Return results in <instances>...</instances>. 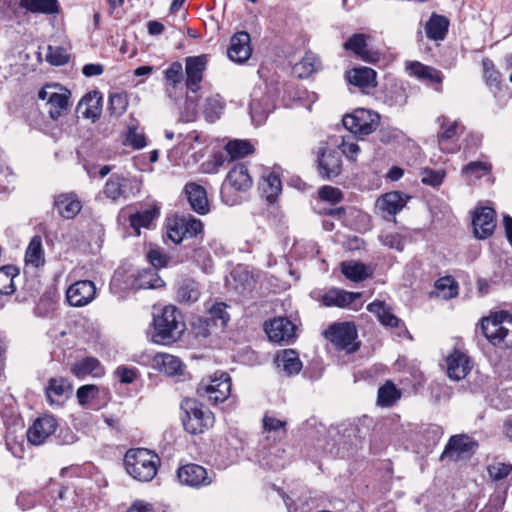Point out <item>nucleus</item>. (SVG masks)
<instances>
[{
	"label": "nucleus",
	"mask_w": 512,
	"mask_h": 512,
	"mask_svg": "<svg viewBox=\"0 0 512 512\" xmlns=\"http://www.w3.org/2000/svg\"><path fill=\"white\" fill-rule=\"evenodd\" d=\"M166 234L167 237L175 244H179L186 239L185 231L183 229V220L180 219V217L169 220Z\"/></svg>",
	"instance_id": "nucleus-56"
},
{
	"label": "nucleus",
	"mask_w": 512,
	"mask_h": 512,
	"mask_svg": "<svg viewBox=\"0 0 512 512\" xmlns=\"http://www.w3.org/2000/svg\"><path fill=\"white\" fill-rule=\"evenodd\" d=\"M169 258H147L146 266L136 272V276L129 281L124 280L125 267L118 268L110 282L113 293L129 290L156 289L164 286V281L157 271L168 265Z\"/></svg>",
	"instance_id": "nucleus-1"
},
{
	"label": "nucleus",
	"mask_w": 512,
	"mask_h": 512,
	"mask_svg": "<svg viewBox=\"0 0 512 512\" xmlns=\"http://www.w3.org/2000/svg\"><path fill=\"white\" fill-rule=\"evenodd\" d=\"M421 182L431 187L440 186L445 178V171L442 169L434 170L431 168H423L420 171Z\"/></svg>",
	"instance_id": "nucleus-54"
},
{
	"label": "nucleus",
	"mask_w": 512,
	"mask_h": 512,
	"mask_svg": "<svg viewBox=\"0 0 512 512\" xmlns=\"http://www.w3.org/2000/svg\"><path fill=\"white\" fill-rule=\"evenodd\" d=\"M199 284L192 279L183 280L177 289V298L180 303L190 304L199 299Z\"/></svg>",
	"instance_id": "nucleus-43"
},
{
	"label": "nucleus",
	"mask_w": 512,
	"mask_h": 512,
	"mask_svg": "<svg viewBox=\"0 0 512 512\" xmlns=\"http://www.w3.org/2000/svg\"><path fill=\"white\" fill-rule=\"evenodd\" d=\"M483 74L485 83L492 90H500L501 88V74L495 68L493 61L489 58L482 60Z\"/></svg>",
	"instance_id": "nucleus-49"
},
{
	"label": "nucleus",
	"mask_w": 512,
	"mask_h": 512,
	"mask_svg": "<svg viewBox=\"0 0 512 512\" xmlns=\"http://www.w3.org/2000/svg\"><path fill=\"white\" fill-rule=\"evenodd\" d=\"M207 63L208 58L204 54L185 58V86L189 92L196 93L201 89Z\"/></svg>",
	"instance_id": "nucleus-15"
},
{
	"label": "nucleus",
	"mask_w": 512,
	"mask_h": 512,
	"mask_svg": "<svg viewBox=\"0 0 512 512\" xmlns=\"http://www.w3.org/2000/svg\"><path fill=\"white\" fill-rule=\"evenodd\" d=\"M367 310L376 314L379 321L386 327H398L401 320L396 317L389 307L382 301H374L367 306Z\"/></svg>",
	"instance_id": "nucleus-39"
},
{
	"label": "nucleus",
	"mask_w": 512,
	"mask_h": 512,
	"mask_svg": "<svg viewBox=\"0 0 512 512\" xmlns=\"http://www.w3.org/2000/svg\"><path fill=\"white\" fill-rule=\"evenodd\" d=\"M476 447L477 443L468 435H454L450 437L440 459L451 462L467 459L473 454Z\"/></svg>",
	"instance_id": "nucleus-14"
},
{
	"label": "nucleus",
	"mask_w": 512,
	"mask_h": 512,
	"mask_svg": "<svg viewBox=\"0 0 512 512\" xmlns=\"http://www.w3.org/2000/svg\"><path fill=\"white\" fill-rule=\"evenodd\" d=\"M380 121L378 113L359 108L343 117V126L355 136L362 138L374 132Z\"/></svg>",
	"instance_id": "nucleus-9"
},
{
	"label": "nucleus",
	"mask_w": 512,
	"mask_h": 512,
	"mask_svg": "<svg viewBox=\"0 0 512 512\" xmlns=\"http://www.w3.org/2000/svg\"><path fill=\"white\" fill-rule=\"evenodd\" d=\"M19 5L31 13L54 14L59 10L57 0H20Z\"/></svg>",
	"instance_id": "nucleus-42"
},
{
	"label": "nucleus",
	"mask_w": 512,
	"mask_h": 512,
	"mask_svg": "<svg viewBox=\"0 0 512 512\" xmlns=\"http://www.w3.org/2000/svg\"><path fill=\"white\" fill-rule=\"evenodd\" d=\"M409 199L410 197L402 192L392 191L380 196L376 201V207L385 218L393 217L405 207Z\"/></svg>",
	"instance_id": "nucleus-22"
},
{
	"label": "nucleus",
	"mask_w": 512,
	"mask_h": 512,
	"mask_svg": "<svg viewBox=\"0 0 512 512\" xmlns=\"http://www.w3.org/2000/svg\"><path fill=\"white\" fill-rule=\"evenodd\" d=\"M159 464L158 455L145 448L130 449L124 456L127 473L141 482L151 481L157 474Z\"/></svg>",
	"instance_id": "nucleus-4"
},
{
	"label": "nucleus",
	"mask_w": 512,
	"mask_h": 512,
	"mask_svg": "<svg viewBox=\"0 0 512 512\" xmlns=\"http://www.w3.org/2000/svg\"><path fill=\"white\" fill-rule=\"evenodd\" d=\"M260 188L267 201L274 202L275 198L282 191V182L279 175L274 172H269L267 175H263Z\"/></svg>",
	"instance_id": "nucleus-41"
},
{
	"label": "nucleus",
	"mask_w": 512,
	"mask_h": 512,
	"mask_svg": "<svg viewBox=\"0 0 512 512\" xmlns=\"http://www.w3.org/2000/svg\"><path fill=\"white\" fill-rule=\"evenodd\" d=\"M234 290L242 297H249L257 288V277L247 267L238 266L231 272Z\"/></svg>",
	"instance_id": "nucleus-21"
},
{
	"label": "nucleus",
	"mask_w": 512,
	"mask_h": 512,
	"mask_svg": "<svg viewBox=\"0 0 512 512\" xmlns=\"http://www.w3.org/2000/svg\"><path fill=\"white\" fill-rule=\"evenodd\" d=\"M400 397V390H398L392 382L387 381L378 390L377 403L382 407H390L400 399Z\"/></svg>",
	"instance_id": "nucleus-47"
},
{
	"label": "nucleus",
	"mask_w": 512,
	"mask_h": 512,
	"mask_svg": "<svg viewBox=\"0 0 512 512\" xmlns=\"http://www.w3.org/2000/svg\"><path fill=\"white\" fill-rule=\"evenodd\" d=\"M347 80L350 84L360 87L376 86V72L372 68L359 67L347 73Z\"/></svg>",
	"instance_id": "nucleus-37"
},
{
	"label": "nucleus",
	"mask_w": 512,
	"mask_h": 512,
	"mask_svg": "<svg viewBox=\"0 0 512 512\" xmlns=\"http://www.w3.org/2000/svg\"><path fill=\"white\" fill-rule=\"evenodd\" d=\"M181 410L184 413L182 417L184 429L190 434L204 433L213 425V414L196 399H184L181 402Z\"/></svg>",
	"instance_id": "nucleus-6"
},
{
	"label": "nucleus",
	"mask_w": 512,
	"mask_h": 512,
	"mask_svg": "<svg viewBox=\"0 0 512 512\" xmlns=\"http://www.w3.org/2000/svg\"><path fill=\"white\" fill-rule=\"evenodd\" d=\"M154 362L162 372L169 376L182 373L183 364L181 360L171 354L159 353L155 356Z\"/></svg>",
	"instance_id": "nucleus-40"
},
{
	"label": "nucleus",
	"mask_w": 512,
	"mask_h": 512,
	"mask_svg": "<svg viewBox=\"0 0 512 512\" xmlns=\"http://www.w3.org/2000/svg\"><path fill=\"white\" fill-rule=\"evenodd\" d=\"M232 382L227 372H215L209 380H202L197 388L200 397L212 405L225 402L231 395Z\"/></svg>",
	"instance_id": "nucleus-7"
},
{
	"label": "nucleus",
	"mask_w": 512,
	"mask_h": 512,
	"mask_svg": "<svg viewBox=\"0 0 512 512\" xmlns=\"http://www.w3.org/2000/svg\"><path fill=\"white\" fill-rule=\"evenodd\" d=\"M228 305L223 302H217L209 309V320L215 326L225 328L230 321V315L227 311Z\"/></svg>",
	"instance_id": "nucleus-50"
},
{
	"label": "nucleus",
	"mask_w": 512,
	"mask_h": 512,
	"mask_svg": "<svg viewBox=\"0 0 512 512\" xmlns=\"http://www.w3.org/2000/svg\"><path fill=\"white\" fill-rule=\"evenodd\" d=\"M184 192L190 207L194 212L200 215H205L209 212L210 207L207 198V192L204 187L191 182L185 185Z\"/></svg>",
	"instance_id": "nucleus-25"
},
{
	"label": "nucleus",
	"mask_w": 512,
	"mask_h": 512,
	"mask_svg": "<svg viewBox=\"0 0 512 512\" xmlns=\"http://www.w3.org/2000/svg\"><path fill=\"white\" fill-rule=\"evenodd\" d=\"M159 208L156 205L150 206L141 211H137L129 216V225L140 235L141 228H149L152 222L159 216Z\"/></svg>",
	"instance_id": "nucleus-31"
},
{
	"label": "nucleus",
	"mask_w": 512,
	"mask_h": 512,
	"mask_svg": "<svg viewBox=\"0 0 512 512\" xmlns=\"http://www.w3.org/2000/svg\"><path fill=\"white\" fill-rule=\"evenodd\" d=\"M277 366L282 369L288 375L298 374L302 369V362L299 359V355L295 350L287 349L277 355L276 358Z\"/></svg>",
	"instance_id": "nucleus-38"
},
{
	"label": "nucleus",
	"mask_w": 512,
	"mask_h": 512,
	"mask_svg": "<svg viewBox=\"0 0 512 512\" xmlns=\"http://www.w3.org/2000/svg\"><path fill=\"white\" fill-rule=\"evenodd\" d=\"M449 27V20L442 15L433 13L425 25V32L430 40L442 41L445 39Z\"/></svg>",
	"instance_id": "nucleus-33"
},
{
	"label": "nucleus",
	"mask_w": 512,
	"mask_h": 512,
	"mask_svg": "<svg viewBox=\"0 0 512 512\" xmlns=\"http://www.w3.org/2000/svg\"><path fill=\"white\" fill-rule=\"evenodd\" d=\"M294 330V324L283 317L271 320L265 327L268 338L276 343L291 339L294 335Z\"/></svg>",
	"instance_id": "nucleus-26"
},
{
	"label": "nucleus",
	"mask_w": 512,
	"mask_h": 512,
	"mask_svg": "<svg viewBox=\"0 0 512 512\" xmlns=\"http://www.w3.org/2000/svg\"><path fill=\"white\" fill-rule=\"evenodd\" d=\"M124 144L132 147L133 149H142L146 146L145 135L138 132L136 127L129 126Z\"/></svg>",
	"instance_id": "nucleus-58"
},
{
	"label": "nucleus",
	"mask_w": 512,
	"mask_h": 512,
	"mask_svg": "<svg viewBox=\"0 0 512 512\" xmlns=\"http://www.w3.org/2000/svg\"><path fill=\"white\" fill-rule=\"evenodd\" d=\"M487 472L492 480L499 481L506 478L512 472V465L495 462L487 467Z\"/></svg>",
	"instance_id": "nucleus-60"
},
{
	"label": "nucleus",
	"mask_w": 512,
	"mask_h": 512,
	"mask_svg": "<svg viewBox=\"0 0 512 512\" xmlns=\"http://www.w3.org/2000/svg\"><path fill=\"white\" fill-rule=\"evenodd\" d=\"M141 181L136 177H128L121 174H113L105 183L104 195L116 201L120 198L127 199L140 192Z\"/></svg>",
	"instance_id": "nucleus-10"
},
{
	"label": "nucleus",
	"mask_w": 512,
	"mask_h": 512,
	"mask_svg": "<svg viewBox=\"0 0 512 512\" xmlns=\"http://www.w3.org/2000/svg\"><path fill=\"white\" fill-rule=\"evenodd\" d=\"M54 207L65 219H73L82 209V203L75 193H63L55 197Z\"/></svg>",
	"instance_id": "nucleus-27"
},
{
	"label": "nucleus",
	"mask_w": 512,
	"mask_h": 512,
	"mask_svg": "<svg viewBox=\"0 0 512 512\" xmlns=\"http://www.w3.org/2000/svg\"><path fill=\"white\" fill-rule=\"evenodd\" d=\"M332 144L338 147L341 150V154L345 155L350 160H356L360 147L357 143L353 141H348L344 137H341V142L339 143L337 138H331Z\"/></svg>",
	"instance_id": "nucleus-57"
},
{
	"label": "nucleus",
	"mask_w": 512,
	"mask_h": 512,
	"mask_svg": "<svg viewBox=\"0 0 512 512\" xmlns=\"http://www.w3.org/2000/svg\"><path fill=\"white\" fill-rule=\"evenodd\" d=\"M19 276L16 266L6 265L0 268V294L11 295L15 292L14 279Z\"/></svg>",
	"instance_id": "nucleus-45"
},
{
	"label": "nucleus",
	"mask_w": 512,
	"mask_h": 512,
	"mask_svg": "<svg viewBox=\"0 0 512 512\" xmlns=\"http://www.w3.org/2000/svg\"><path fill=\"white\" fill-rule=\"evenodd\" d=\"M71 384L65 378H51L46 387V397L48 402L53 404H61L71 392Z\"/></svg>",
	"instance_id": "nucleus-30"
},
{
	"label": "nucleus",
	"mask_w": 512,
	"mask_h": 512,
	"mask_svg": "<svg viewBox=\"0 0 512 512\" xmlns=\"http://www.w3.org/2000/svg\"><path fill=\"white\" fill-rule=\"evenodd\" d=\"M318 195L321 200L327 201V202H330L333 204L338 203V202L342 201V199H343V193L339 188L328 186V185L322 186L318 190Z\"/></svg>",
	"instance_id": "nucleus-63"
},
{
	"label": "nucleus",
	"mask_w": 512,
	"mask_h": 512,
	"mask_svg": "<svg viewBox=\"0 0 512 512\" xmlns=\"http://www.w3.org/2000/svg\"><path fill=\"white\" fill-rule=\"evenodd\" d=\"M178 138H181L182 149L193 151V155L203 157L206 149L209 146V141L202 133L197 131H191L186 135L179 134Z\"/></svg>",
	"instance_id": "nucleus-29"
},
{
	"label": "nucleus",
	"mask_w": 512,
	"mask_h": 512,
	"mask_svg": "<svg viewBox=\"0 0 512 512\" xmlns=\"http://www.w3.org/2000/svg\"><path fill=\"white\" fill-rule=\"evenodd\" d=\"M95 292L96 288L92 281L80 280L69 286L66 298L71 306L82 307L94 299Z\"/></svg>",
	"instance_id": "nucleus-18"
},
{
	"label": "nucleus",
	"mask_w": 512,
	"mask_h": 512,
	"mask_svg": "<svg viewBox=\"0 0 512 512\" xmlns=\"http://www.w3.org/2000/svg\"><path fill=\"white\" fill-rule=\"evenodd\" d=\"M447 375L452 380H462L470 372V358L459 350H454L446 359Z\"/></svg>",
	"instance_id": "nucleus-24"
},
{
	"label": "nucleus",
	"mask_w": 512,
	"mask_h": 512,
	"mask_svg": "<svg viewBox=\"0 0 512 512\" xmlns=\"http://www.w3.org/2000/svg\"><path fill=\"white\" fill-rule=\"evenodd\" d=\"M481 330L485 338L494 346L512 348V314L496 312L481 320Z\"/></svg>",
	"instance_id": "nucleus-5"
},
{
	"label": "nucleus",
	"mask_w": 512,
	"mask_h": 512,
	"mask_svg": "<svg viewBox=\"0 0 512 512\" xmlns=\"http://www.w3.org/2000/svg\"><path fill=\"white\" fill-rule=\"evenodd\" d=\"M183 66L179 61H174L164 71V79L166 81V90L170 94L171 89H175L183 80Z\"/></svg>",
	"instance_id": "nucleus-48"
},
{
	"label": "nucleus",
	"mask_w": 512,
	"mask_h": 512,
	"mask_svg": "<svg viewBox=\"0 0 512 512\" xmlns=\"http://www.w3.org/2000/svg\"><path fill=\"white\" fill-rule=\"evenodd\" d=\"M46 60L52 65L60 66L68 63L69 56L65 49L49 46L46 53Z\"/></svg>",
	"instance_id": "nucleus-61"
},
{
	"label": "nucleus",
	"mask_w": 512,
	"mask_h": 512,
	"mask_svg": "<svg viewBox=\"0 0 512 512\" xmlns=\"http://www.w3.org/2000/svg\"><path fill=\"white\" fill-rule=\"evenodd\" d=\"M98 394V387L96 385H83L78 388L76 397L81 405H87Z\"/></svg>",
	"instance_id": "nucleus-64"
},
{
	"label": "nucleus",
	"mask_w": 512,
	"mask_h": 512,
	"mask_svg": "<svg viewBox=\"0 0 512 512\" xmlns=\"http://www.w3.org/2000/svg\"><path fill=\"white\" fill-rule=\"evenodd\" d=\"M492 166L488 162L472 161L462 168L463 176L469 179H480L491 172Z\"/></svg>",
	"instance_id": "nucleus-51"
},
{
	"label": "nucleus",
	"mask_w": 512,
	"mask_h": 512,
	"mask_svg": "<svg viewBox=\"0 0 512 512\" xmlns=\"http://www.w3.org/2000/svg\"><path fill=\"white\" fill-rule=\"evenodd\" d=\"M177 478L182 485L193 488L207 486L212 482L206 469L203 466L194 463H189L179 467L177 470Z\"/></svg>",
	"instance_id": "nucleus-17"
},
{
	"label": "nucleus",
	"mask_w": 512,
	"mask_h": 512,
	"mask_svg": "<svg viewBox=\"0 0 512 512\" xmlns=\"http://www.w3.org/2000/svg\"><path fill=\"white\" fill-rule=\"evenodd\" d=\"M250 35L246 31L235 33L230 39V46L227 50L229 59L235 63H245L251 56Z\"/></svg>",
	"instance_id": "nucleus-20"
},
{
	"label": "nucleus",
	"mask_w": 512,
	"mask_h": 512,
	"mask_svg": "<svg viewBox=\"0 0 512 512\" xmlns=\"http://www.w3.org/2000/svg\"><path fill=\"white\" fill-rule=\"evenodd\" d=\"M435 288L441 294L444 299H451L457 296L458 286L455 280L450 277H442L435 282Z\"/></svg>",
	"instance_id": "nucleus-53"
},
{
	"label": "nucleus",
	"mask_w": 512,
	"mask_h": 512,
	"mask_svg": "<svg viewBox=\"0 0 512 512\" xmlns=\"http://www.w3.org/2000/svg\"><path fill=\"white\" fill-rule=\"evenodd\" d=\"M317 164L319 175L323 179L334 178L342 170L341 153L337 149L329 148L327 142H320L317 150Z\"/></svg>",
	"instance_id": "nucleus-12"
},
{
	"label": "nucleus",
	"mask_w": 512,
	"mask_h": 512,
	"mask_svg": "<svg viewBox=\"0 0 512 512\" xmlns=\"http://www.w3.org/2000/svg\"><path fill=\"white\" fill-rule=\"evenodd\" d=\"M321 68V60L312 52L305 53L304 57L294 67L299 78H307Z\"/></svg>",
	"instance_id": "nucleus-44"
},
{
	"label": "nucleus",
	"mask_w": 512,
	"mask_h": 512,
	"mask_svg": "<svg viewBox=\"0 0 512 512\" xmlns=\"http://www.w3.org/2000/svg\"><path fill=\"white\" fill-rule=\"evenodd\" d=\"M368 39L369 36L366 34L355 33L344 43V49L353 52L362 60L370 62L373 58L368 50Z\"/></svg>",
	"instance_id": "nucleus-35"
},
{
	"label": "nucleus",
	"mask_w": 512,
	"mask_h": 512,
	"mask_svg": "<svg viewBox=\"0 0 512 512\" xmlns=\"http://www.w3.org/2000/svg\"><path fill=\"white\" fill-rule=\"evenodd\" d=\"M225 150L232 159H237L253 153L254 148L247 140H232L226 144Z\"/></svg>",
	"instance_id": "nucleus-52"
},
{
	"label": "nucleus",
	"mask_w": 512,
	"mask_h": 512,
	"mask_svg": "<svg viewBox=\"0 0 512 512\" xmlns=\"http://www.w3.org/2000/svg\"><path fill=\"white\" fill-rule=\"evenodd\" d=\"M474 236L484 240L492 236L496 228V212L490 207L476 208L472 216Z\"/></svg>",
	"instance_id": "nucleus-16"
},
{
	"label": "nucleus",
	"mask_w": 512,
	"mask_h": 512,
	"mask_svg": "<svg viewBox=\"0 0 512 512\" xmlns=\"http://www.w3.org/2000/svg\"><path fill=\"white\" fill-rule=\"evenodd\" d=\"M153 341L160 344H171L177 341L185 330L181 312L175 306H165L160 314L153 319Z\"/></svg>",
	"instance_id": "nucleus-2"
},
{
	"label": "nucleus",
	"mask_w": 512,
	"mask_h": 512,
	"mask_svg": "<svg viewBox=\"0 0 512 512\" xmlns=\"http://www.w3.org/2000/svg\"><path fill=\"white\" fill-rule=\"evenodd\" d=\"M102 95L98 91H92L87 93L79 102L78 110L85 106V110L82 112L83 117L88 119H97L102 110Z\"/></svg>",
	"instance_id": "nucleus-36"
},
{
	"label": "nucleus",
	"mask_w": 512,
	"mask_h": 512,
	"mask_svg": "<svg viewBox=\"0 0 512 512\" xmlns=\"http://www.w3.org/2000/svg\"><path fill=\"white\" fill-rule=\"evenodd\" d=\"M358 297V293L332 288L322 296V302L326 307L336 306L344 308L353 303Z\"/></svg>",
	"instance_id": "nucleus-32"
},
{
	"label": "nucleus",
	"mask_w": 512,
	"mask_h": 512,
	"mask_svg": "<svg viewBox=\"0 0 512 512\" xmlns=\"http://www.w3.org/2000/svg\"><path fill=\"white\" fill-rule=\"evenodd\" d=\"M437 123L440 126V130L437 134L438 142L440 145H442L445 141L454 138L459 132L460 125L458 121H450L446 116L438 117Z\"/></svg>",
	"instance_id": "nucleus-46"
},
{
	"label": "nucleus",
	"mask_w": 512,
	"mask_h": 512,
	"mask_svg": "<svg viewBox=\"0 0 512 512\" xmlns=\"http://www.w3.org/2000/svg\"><path fill=\"white\" fill-rule=\"evenodd\" d=\"M57 429V420L51 415L37 418L27 430V439L33 445L43 444Z\"/></svg>",
	"instance_id": "nucleus-19"
},
{
	"label": "nucleus",
	"mask_w": 512,
	"mask_h": 512,
	"mask_svg": "<svg viewBox=\"0 0 512 512\" xmlns=\"http://www.w3.org/2000/svg\"><path fill=\"white\" fill-rule=\"evenodd\" d=\"M341 271L347 279L354 282H361L370 277L373 273L370 266L353 260L343 261L341 263Z\"/></svg>",
	"instance_id": "nucleus-34"
},
{
	"label": "nucleus",
	"mask_w": 512,
	"mask_h": 512,
	"mask_svg": "<svg viewBox=\"0 0 512 512\" xmlns=\"http://www.w3.org/2000/svg\"><path fill=\"white\" fill-rule=\"evenodd\" d=\"M71 373L77 378H84L88 375L93 377H101L105 370L100 361L95 357H85L71 365Z\"/></svg>",
	"instance_id": "nucleus-28"
},
{
	"label": "nucleus",
	"mask_w": 512,
	"mask_h": 512,
	"mask_svg": "<svg viewBox=\"0 0 512 512\" xmlns=\"http://www.w3.org/2000/svg\"><path fill=\"white\" fill-rule=\"evenodd\" d=\"M252 185L253 181L246 165L235 164L222 184L220 192L222 202L231 207L240 205L244 200L243 194L250 190Z\"/></svg>",
	"instance_id": "nucleus-3"
},
{
	"label": "nucleus",
	"mask_w": 512,
	"mask_h": 512,
	"mask_svg": "<svg viewBox=\"0 0 512 512\" xmlns=\"http://www.w3.org/2000/svg\"><path fill=\"white\" fill-rule=\"evenodd\" d=\"M223 110L222 101L218 98H208L205 105V117L208 121L214 122L219 118Z\"/></svg>",
	"instance_id": "nucleus-62"
},
{
	"label": "nucleus",
	"mask_w": 512,
	"mask_h": 512,
	"mask_svg": "<svg viewBox=\"0 0 512 512\" xmlns=\"http://www.w3.org/2000/svg\"><path fill=\"white\" fill-rule=\"evenodd\" d=\"M183 220V229L186 239L194 238L203 231V223L194 217H180Z\"/></svg>",
	"instance_id": "nucleus-59"
},
{
	"label": "nucleus",
	"mask_w": 512,
	"mask_h": 512,
	"mask_svg": "<svg viewBox=\"0 0 512 512\" xmlns=\"http://www.w3.org/2000/svg\"><path fill=\"white\" fill-rule=\"evenodd\" d=\"M325 335L339 350L353 353L358 349V345L355 342L357 330L353 323L344 322L332 324L325 332Z\"/></svg>",
	"instance_id": "nucleus-11"
},
{
	"label": "nucleus",
	"mask_w": 512,
	"mask_h": 512,
	"mask_svg": "<svg viewBox=\"0 0 512 512\" xmlns=\"http://www.w3.org/2000/svg\"><path fill=\"white\" fill-rule=\"evenodd\" d=\"M127 107L128 99L125 94L115 93L110 95L108 110L111 115L119 117L126 112Z\"/></svg>",
	"instance_id": "nucleus-55"
},
{
	"label": "nucleus",
	"mask_w": 512,
	"mask_h": 512,
	"mask_svg": "<svg viewBox=\"0 0 512 512\" xmlns=\"http://www.w3.org/2000/svg\"><path fill=\"white\" fill-rule=\"evenodd\" d=\"M70 96L71 92L58 84H48L38 92V98L46 101L49 117L55 121L68 114Z\"/></svg>",
	"instance_id": "nucleus-8"
},
{
	"label": "nucleus",
	"mask_w": 512,
	"mask_h": 512,
	"mask_svg": "<svg viewBox=\"0 0 512 512\" xmlns=\"http://www.w3.org/2000/svg\"><path fill=\"white\" fill-rule=\"evenodd\" d=\"M405 68L409 75L430 84H436L437 87H435V90L438 92L442 90L443 74L441 71L418 61L407 62Z\"/></svg>",
	"instance_id": "nucleus-23"
},
{
	"label": "nucleus",
	"mask_w": 512,
	"mask_h": 512,
	"mask_svg": "<svg viewBox=\"0 0 512 512\" xmlns=\"http://www.w3.org/2000/svg\"><path fill=\"white\" fill-rule=\"evenodd\" d=\"M324 214L356 231H365L370 227V216L355 207L328 209L324 211Z\"/></svg>",
	"instance_id": "nucleus-13"
}]
</instances>
